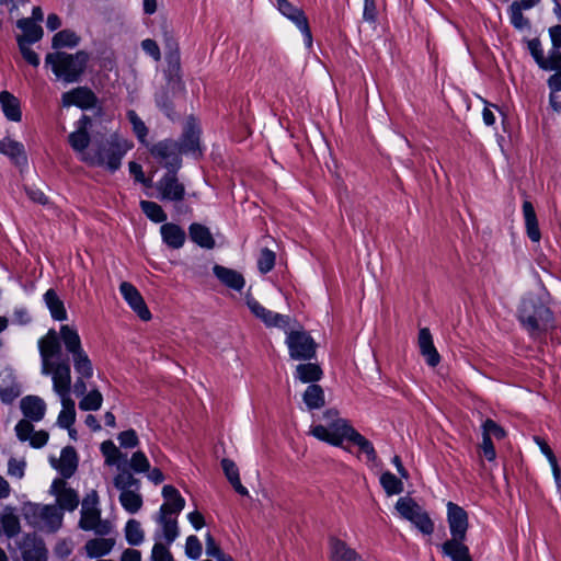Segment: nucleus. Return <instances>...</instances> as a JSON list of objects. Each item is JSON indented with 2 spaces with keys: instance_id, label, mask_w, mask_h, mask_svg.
Returning <instances> with one entry per match:
<instances>
[{
  "instance_id": "nucleus-1",
  "label": "nucleus",
  "mask_w": 561,
  "mask_h": 561,
  "mask_svg": "<svg viewBox=\"0 0 561 561\" xmlns=\"http://www.w3.org/2000/svg\"><path fill=\"white\" fill-rule=\"evenodd\" d=\"M41 374L50 376L53 391L59 397L61 411L57 425L69 428L76 422V403L71 398V368L69 357L62 354L57 331L54 329L38 340Z\"/></svg>"
},
{
  "instance_id": "nucleus-2",
  "label": "nucleus",
  "mask_w": 561,
  "mask_h": 561,
  "mask_svg": "<svg viewBox=\"0 0 561 561\" xmlns=\"http://www.w3.org/2000/svg\"><path fill=\"white\" fill-rule=\"evenodd\" d=\"M337 411L330 409L323 413V420L327 424H317L310 427V434L319 440L325 442L335 447L344 446V443H352L366 456L368 462H375L377 454L374 445L359 432H357L347 420L339 417Z\"/></svg>"
},
{
  "instance_id": "nucleus-3",
  "label": "nucleus",
  "mask_w": 561,
  "mask_h": 561,
  "mask_svg": "<svg viewBox=\"0 0 561 561\" xmlns=\"http://www.w3.org/2000/svg\"><path fill=\"white\" fill-rule=\"evenodd\" d=\"M59 343L65 345L67 353L70 355L73 368L78 375L73 387L71 388L77 397H83L87 392L85 380L93 376V365L84 351L80 335L72 325L64 324L57 332Z\"/></svg>"
},
{
  "instance_id": "nucleus-4",
  "label": "nucleus",
  "mask_w": 561,
  "mask_h": 561,
  "mask_svg": "<svg viewBox=\"0 0 561 561\" xmlns=\"http://www.w3.org/2000/svg\"><path fill=\"white\" fill-rule=\"evenodd\" d=\"M518 320L533 339L545 332L552 322L551 310L535 297H525L518 308Z\"/></svg>"
},
{
  "instance_id": "nucleus-5",
  "label": "nucleus",
  "mask_w": 561,
  "mask_h": 561,
  "mask_svg": "<svg viewBox=\"0 0 561 561\" xmlns=\"http://www.w3.org/2000/svg\"><path fill=\"white\" fill-rule=\"evenodd\" d=\"M89 56L85 51L67 54L62 51L47 54L45 61L55 76L67 83L77 82L83 73Z\"/></svg>"
},
{
  "instance_id": "nucleus-6",
  "label": "nucleus",
  "mask_w": 561,
  "mask_h": 561,
  "mask_svg": "<svg viewBox=\"0 0 561 561\" xmlns=\"http://www.w3.org/2000/svg\"><path fill=\"white\" fill-rule=\"evenodd\" d=\"M130 148L129 141L116 133L110 135L105 140L93 139L92 153H99L102 157V162L89 164L106 167L111 171H116L121 167L122 158Z\"/></svg>"
},
{
  "instance_id": "nucleus-7",
  "label": "nucleus",
  "mask_w": 561,
  "mask_h": 561,
  "mask_svg": "<svg viewBox=\"0 0 561 561\" xmlns=\"http://www.w3.org/2000/svg\"><path fill=\"white\" fill-rule=\"evenodd\" d=\"M23 515L32 527L48 531H56L62 522V512L55 505L27 503L23 507Z\"/></svg>"
},
{
  "instance_id": "nucleus-8",
  "label": "nucleus",
  "mask_w": 561,
  "mask_h": 561,
  "mask_svg": "<svg viewBox=\"0 0 561 561\" xmlns=\"http://www.w3.org/2000/svg\"><path fill=\"white\" fill-rule=\"evenodd\" d=\"M91 126V118L82 115L76 123V129L69 134L68 141L79 159L85 163H100L102 157L99 153H92V141L88 133Z\"/></svg>"
},
{
  "instance_id": "nucleus-9",
  "label": "nucleus",
  "mask_w": 561,
  "mask_h": 561,
  "mask_svg": "<svg viewBox=\"0 0 561 561\" xmlns=\"http://www.w3.org/2000/svg\"><path fill=\"white\" fill-rule=\"evenodd\" d=\"M400 516L409 520L424 535H432L434 523L428 514L411 497H400L396 503Z\"/></svg>"
},
{
  "instance_id": "nucleus-10",
  "label": "nucleus",
  "mask_w": 561,
  "mask_h": 561,
  "mask_svg": "<svg viewBox=\"0 0 561 561\" xmlns=\"http://www.w3.org/2000/svg\"><path fill=\"white\" fill-rule=\"evenodd\" d=\"M286 345L289 356L295 360H310L316 356L317 344L304 330L286 332Z\"/></svg>"
},
{
  "instance_id": "nucleus-11",
  "label": "nucleus",
  "mask_w": 561,
  "mask_h": 561,
  "mask_svg": "<svg viewBox=\"0 0 561 561\" xmlns=\"http://www.w3.org/2000/svg\"><path fill=\"white\" fill-rule=\"evenodd\" d=\"M151 156L168 171H178L182 165L178 141L165 139L151 146Z\"/></svg>"
},
{
  "instance_id": "nucleus-12",
  "label": "nucleus",
  "mask_w": 561,
  "mask_h": 561,
  "mask_svg": "<svg viewBox=\"0 0 561 561\" xmlns=\"http://www.w3.org/2000/svg\"><path fill=\"white\" fill-rule=\"evenodd\" d=\"M274 5L283 16L294 23L301 32L306 46L311 47L312 34L309 27L308 19L304 11L300 8L294 5L288 0H274Z\"/></svg>"
},
{
  "instance_id": "nucleus-13",
  "label": "nucleus",
  "mask_w": 561,
  "mask_h": 561,
  "mask_svg": "<svg viewBox=\"0 0 561 561\" xmlns=\"http://www.w3.org/2000/svg\"><path fill=\"white\" fill-rule=\"evenodd\" d=\"M201 128L194 118H188L184 125L183 134L178 141L181 154H191L193 158L202 156Z\"/></svg>"
},
{
  "instance_id": "nucleus-14",
  "label": "nucleus",
  "mask_w": 561,
  "mask_h": 561,
  "mask_svg": "<svg viewBox=\"0 0 561 561\" xmlns=\"http://www.w3.org/2000/svg\"><path fill=\"white\" fill-rule=\"evenodd\" d=\"M178 171H168L156 184L161 201L181 202L185 187L176 176Z\"/></svg>"
},
{
  "instance_id": "nucleus-15",
  "label": "nucleus",
  "mask_w": 561,
  "mask_h": 561,
  "mask_svg": "<svg viewBox=\"0 0 561 561\" xmlns=\"http://www.w3.org/2000/svg\"><path fill=\"white\" fill-rule=\"evenodd\" d=\"M23 561H47L48 551L42 538L26 534L19 542Z\"/></svg>"
},
{
  "instance_id": "nucleus-16",
  "label": "nucleus",
  "mask_w": 561,
  "mask_h": 561,
  "mask_svg": "<svg viewBox=\"0 0 561 561\" xmlns=\"http://www.w3.org/2000/svg\"><path fill=\"white\" fill-rule=\"evenodd\" d=\"M539 2L540 0H512L507 15L514 28L520 32L530 30V21L523 12L535 8Z\"/></svg>"
},
{
  "instance_id": "nucleus-17",
  "label": "nucleus",
  "mask_w": 561,
  "mask_h": 561,
  "mask_svg": "<svg viewBox=\"0 0 561 561\" xmlns=\"http://www.w3.org/2000/svg\"><path fill=\"white\" fill-rule=\"evenodd\" d=\"M447 522L451 538H466L468 530V514L459 505L447 503Z\"/></svg>"
},
{
  "instance_id": "nucleus-18",
  "label": "nucleus",
  "mask_w": 561,
  "mask_h": 561,
  "mask_svg": "<svg viewBox=\"0 0 561 561\" xmlns=\"http://www.w3.org/2000/svg\"><path fill=\"white\" fill-rule=\"evenodd\" d=\"M79 526L83 530H92L99 536H106L112 531V524L101 518L100 510L81 508Z\"/></svg>"
},
{
  "instance_id": "nucleus-19",
  "label": "nucleus",
  "mask_w": 561,
  "mask_h": 561,
  "mask_svg": "<svg viewBox=\"0 0 561 561\" xmlns=\"http://www.w3.org/2000/svg\"><path fill=\"white\" fill-rule=\"evenodd\" d=\"M119 291L123 298L129 305V307L137 313V316L141 320L149 321L151 319L150 310L148 309L140 293L133 284L123 282L119 285Z\"/></svg>"
},
{
  "instance_id": "nucleus-20",
  "label": "nucleus",
  "mask_w": 561,
  "mask_h": 561,
  "mask_svg": "<svg viewBox=\"0 0 561 561\" xmlns=\"http://www.w3.org/2000/svg\"><path fill=\"white\" fill-rule=\"evenodd\" d=\"M159 528L153 535L154 540H164L167 545H171L179 537L178 517L157 513L154 516Z\"/></svg>"
},
{
  "instance_id": "nucleus-21",
  "label": "nucleus",
  "mask_w": 561,
  "mask_h": 561,
  "mask_svg": "<svg viewBox=\"0 0 561 561\" xmlns=\"http://www.w3.org/2000/svg\"><path fill=\"white\" fill-rule=\"evenodd\" d=\"M22 392L21 385L11 368L0 371V400L4 404L12 403Z\"/></svg>"
},
{
  "instance_id": "nucleus-22",
  "label": "nucleus",
  "mask_w": 561,
  "mask_h": 561,
  "mask_svg": "<svg viewBox=\"0 0 561 561\" xmlns=\"http://www.w3.org/2000/svg\"><path fill=\"white\" fill-rule=\"evenodd\" d=\"M50 492L56 495L60 511H75L79 504V496L72 489L66 488L62 480L56 479L50 485Z\"/></svg>"
},
{
  "instance_id": "nucleus-23",
  "label": "nucleus",
  "mask_w": 561,
  "mask_h": 561,
  "mask_svg": "<svg viewBox=\"0 0 561 561\" xmlns=\"http://www.w3.org/2000/svg\"><path fill=\"white\" fill-rule=\"evenodd\" d=\"M95 104L96 96L85 87H79L62 94L64 106L76 105L81 108H92Z\"/></svg>"
},
{
  "instance_id": "nucleus-24",
  "label": "nucleus",
  "mask_w": 561,
  "mask_h": 561,
  "mask_svg": "<svg viewBox=\"0 0 561 561\" xmlns=\"http://www.w3.org/2000/svg\"><path fill=\"white\" fill-rule=\"evenodd\" d=\"M528 49L541 69L553 70L561 68V55H556L551 49L548 57H545L541 43L539 39L534 38L528 42Z\"/></svg>"
},
{
  "instance_id": "nucleus-25",
  "label": "nucleus",
  "mask_w": 561,
  "mask_h": 561,
  "mask_svg": "<svg viewBox=\"0 0 561 561\" xmlns=\"http://www.w3.org/2000/svg\"><path fill=\"white\" fill-rule=\"evenodd\" d=\"M162 496L164 503L160 506L159 513L178 517L185 506L184 497L172 485H164L162 488Z\"/></svg>"
},
{
  "instance_id": "nucleus-26",
  "label": "nucleus",
  "mask_w": 561,
  "mask_h": 561,
  "mask_svg": "<svg viewBox=\"0 0 561 561\" xmlns=\"http://www.w3.org/2000/svg\"><path fill=\"white\" fill-rule=\"evenodd\" d=\"M20 408L25 420L39 422L46 413V403L38 396H26L20 402Z\"/></svg>"
},
{
  "instance_id": "nucleus-27",
  "label": "nucleus",
  "mask_w": 561,
  "mask_h": 561,
  "mask_svg": "<svg viewBox=\"0 0 561 561\" xmlns=\"http://www.w3.org/2000/svg\"><path fill=\"white\" fill-rule=\"evenodd\" d=\"M51 465L64 478H70L78 467V457L75 448L71 446L62 448L60 458L58 460L51 459Z\"/></svg>"
},
{
  "instance_id": "nucleus-28",
  "label": "nucleus",
  "mask_w": 561,
  "mask_h": 561,
  "mask_svg": "<svg viewBox=\"0 0 561 561\" xmlns=\"http://www.w3.org/2000/svg\"><path fill=\"white\" fill-rule=\"evenodd\" d=\"M115 545V538L102 536L88 540L84 545V551L88 558L98 559L110 554Z\"/></svg>"
},
{
  "instance_id": "nucleus-29",
  "label": "nucleus",
  "mask_w": 561,
  "mask_h": 561,
  "mask_svg": "<svg viewBox=\"0 0 561 561\" xmlns=\"http://www.w3.org/2000/svg\"><path fill=\"white\" fill-rule=\"evenodd\" d=\"M163 243L171 249H180L184 245L186 233L182 227L172 222H164L160 227Z\"/></svg>"
},
{
  "instance_id": "nucleus-30",
  "label": "nucleus",
  "mask_w": 561,
  "mask_h": 561,
  "mask_svg": "<svg viewBox=\"0 0 561 561\" xmlns=\"http://www.w3.org/2000/svg\"><path fill=\"white\" fill-rule=\"evenodd\" d=\"M419 347L428 366L435 367L438 365L440 356L434 346L432 334L427 328H422L419 332Z\"/></svg>"
},
{
  "instance_id": "nucleus-31",
  "label": "nucleus",
  "mask_w": 561,
  "mask_h": 561,
  "mask_svg": "<svg viewBox=\"0 0 561 561\" xmlns=\"http://www.w3.org/2000/svg\"><path fill=\"white\" fill-rule=\"evenodd\" d=\"M466 538H450L446 540L442 550L451 561H472L469 548L463 543Z\"/></svg>"
},
{
  "instance_id": "nucleus-32",
  "label": "nucleus",
  "mask_w": 561,
  "mask_h": 561,
  "mask_svg": "<svg viewBox=\"0 0 561 561\" xmlns=\"http://www.w3.org/2000/svg\"><path fill=\"white\" fill-rule=\"evenodd\" d=\"M213 272H214L215 276L225 286H227L231 289L240 291L244 287L245 280H244L243 276L239 272H237L232 268H228V267L216 264L213 267Z\"/></svg>"
},
{
  "instance_id": "nucleus-33",
  "label": "nucleus",
  "mask_w": 561,
  "mask_h": 561,
  "mask_svg": "<svg viewBox=\"0 0 561 561\" xmlns=\"http://www.w3.org/2000/svg\"><path fill=\"white\" fill-rule=\"evenodd\" d=\"M16 26L22 31V35L18 36V42L33 44L38 42L43 37V28L38 23H35L32 19H20L16 22Z\"/></svg>"
},
{
  "instance_id": "nucleus-34",
  "label": "nucleus",
  "mask_w": 561,
  "mask_h": 561,
  "mask_svg": "<svg viewBox=\"0 0 561 561\" xmlns=\"http://www.w3.org/2000/svg\"><path fill=\"white\" fill-rule=\"evenodd\" d=\"M0 105L7 119L11 122H20L22 112L20 101L10 92H0Z\"/></svg>"
},
{
  "instance_id": "nucleus-35",
  "label": "nucleus",
  "mask_w": 561,
  "mask_h": 561,
  "mask_svg": "<svg viewBox=\"0 0 561 561\" xmlns=\"http://www.w3.org/2000/svg\"><path fill=\"white\" fill-rule=\"evenodd\" d=\"M332 561H362L363 558L353 548L340 539L330 542Z\"/></svg>"
},
{
  "instance_id": "nucleus-36",
  "label": "nucleus",
  "mask_w": 561,
  "mask_h": 561,
  "mask_svg": "<svg viewBox=\"0 0 561 561\" xmlns=\"http://www.w3.org/2000/svg\"><path fill=\"white\" fill-rule=\"evenodd\" d=\"M0 153L8 156L16 165L26 164L27 160L21 142L8 138L0 140Z\"/></svg>"
},
{
  "instance_id": "nucleus-37",
  "label": "nucleus",
  "mask_w": 561,
  "mask_h": 561,
  "mask_svg": "<svg viewBox=\"0 0 561 561\" xmlns=\"http://www.w3.org/2000/svg\"><path fill=\"white\" fill-rule=\"evenodd\" d=\"M191 240L204 249H213L215 247V239L210 230L201 224L194 222L188 227Z\"/></svg>"
},
{
  "instance_id": "nucleus-38",
  "label": "nucleus",
  "mask_w": 561,
  "mask_h": 561,
  "mask_svg": "<svg viewBox=\"0 0 561 561\" xmlns=\"http://www.w3.org/2000/svg\"><path fill=\"white\" fill-rule=\"evenodd\" d=\"M323 371L318 364L307 363L299 364L294 373L295 379H298L302 383H314L322 378Z\"/></svg>"
},
{
  "instance_id": "nucleus-39",
  "label": "nucleus",
  "mask_w": 561,
  "mask_h": 561,
  "mask_svg": "<svg viewBox=\"0 0 561 561\" xmlns=\"http://www.w3.org/2000/svg\"><path fill=\"white\" fill-rule=\"evenodd\" d=\"M523 215L528 238L534 242H538L541 237L538 220L534 206L528 201H525L523 204Z\"/></svg>"
},
{
  "instance_id": "nucleus-40",
  "label": "nucleus",
  "mask_w": 561,
  "mask_h": 561,
  "mask_svg": "<svg viewBox=\"0 0 561 561\" xmlns=\"http://www.w3.org/2000/svg\"><path fill=\"white\" fill-rule=\"evenodd\" d=\"M0 523L2 526V531L8 538L15 537L20 530V519L15 514L14 508L7 506L0 515Z\"/></svg>"
},
{
  "instance_id": "nucleus-41",
  "label": "nucleus",
  "mask_w": 561,
  "mask_h": 561,
  "mask_svg": "<svg viewBox=\"0 0 561 561\" xmlns=\"http://www.w3.org/2000/svg\"><path fill=\"white\" fill-rule=\"evenodd\" d=\"M304 403L308 410H319L325 404V396L321 386L309 385L302 394Z\"/></svg>"
},
{
  "instance_id": "nucleus-42",
  "label": "nucleus",
  "mask_w": 561,
  "mask_h": 561,
  "mask_svg": "<svg viewBox=\"0 0 561 561\" xmlns=\"http://www.w3.org/2000/svg\"><path fill=\"white\" fill-rule=\"evenodd\" d=\"M44 301L54 320L64 321L67 319L65 305L54 289L50 288L44 294Z\"/></svg>"
},
{
  "instance_id": "nucleus-43",
  "label": "nucleus",
  "mask_w": 561,
  "mask_h": 561,
  "mask_svg": "<svg viewBox=\"0 0 561 561\" xmlns=\"http://www.w3.org/2000/svg\"><path fill=\"white\" fill-rule=\"evenodd\" d=\"M101 453L105 458V463L107 466H116L121 469V462H125L127 459V455L123 454L112 440H104L101 444Z\"/></svg>"
},
{
  "instance_id": "nucleus-44",
  "label": "nucleus",
  "mask_w": 561,
  "mask_h": 561,
  "mask_svg": "<svg viewBox=\"0 0 561 561\" xmlns=\"http://www.w3.org/2000/svg\"><path fill=\"white\" fill-rule=\"evenodd\" d=\"M113 483L121 493L140 490V481L126 470H122L117 473L113 479Z\"/></svg>"
},
{
  "instance_id": "nucleus-45",
  "label": "nucleus",
  "mask_w": 561,
  "mask_h": 561,
  "mask_svg": "<svg viewBox=\"0 0 561 561\" xmlns=\"http://www.w3.org/2000/svg\"><path fill=\"white\" fill-rule=\"evenodd\" d=\"M119 503L129 514H136L142 506V496L139 490L123 492L119 494Z\"/></svg>"
},
{
  "instance_id": "nucleus-46",
  "label": "nucleus",
  "mask_w": 561,
  "mask_h": 561,
  "mask_svg": "<svg viewBox=\"0 0 561 561\" xmlns=\"http://www.w3.org/2000/svg\"><path fill=\"white\" fill-rule=\"evenodd\" d=\"M125 538L130 546H139L144 542L145 534L141 525L136 519H129L125 525Z\"/></svg>"
},
{
  "instance_id": "nucleus-47",
  "label": "nucleus",
  "mask_w": 561,
  "mask_h": 561,
  "mask_svg": "<svg viewBox=\"0 0 561 561\" xmlns=\"http://www.w3.org/2000/svg\"><path fill=\"white\" fill-rule=\"evenodd\" d=\"M103 403V396L98 389H91L79 401L81 411H98Z\"/></svg>"
},
{
  "instance_id": "nucleus-48",
  "label": "nucleus",
  "mask_w": 561,
  "mask_h": 561,
  "mask_svg": "<svg viewBox=\"0 0 561 561\" xmlns=\"http://www.w3.org/2000/svg\"><path fill=\"white\" fill-rule=\"evenodd\" d=\"M140 208L144 211V214L153 222L160 224L167 220V214L164 213L163 208L150 201H141L140 202Z\"/></svg>"
},
{
  "instance_id": "nucleus-49",
  "label": "nucleus",
  "mask_w": 561,
  "mask_h": 561,
  "mask_svg": "<svg viewBox=\"0 0 561 561\" xmlns=\"http://www.w3.org/2000/svg\"><path fill=\"white\" fill-rule=\"evenodd\" d=\"M79 36L70 30H62L56 33L53 37V47L54 48H62V47H76L79 44Z\"/></svg>"
},
{
  "instance_id": "nucleus-50",
  "label": "nucleus",
  "mask_w": 561,
  "mask_h": 561,
  "mask_svg": "<svg viewBox=\"0 0 561 561\" xmlns=\"http://www.w3.org/2000/svg\"><path fill=\"white\" fill-rule=\"evenodd\" d=\"M268 328H278L287 332L289 328L290 318L286 314L267 310L264 318L261 320Z\"/></svg>"
},
{
  "instance_id": "nucleus-51",
  "label": "nucleus",
  "mask_w": 561,
  "mask_h": 561,
  "mask_svg": "<svg viewBox=\"0 0 561 561\" xmlns=\"http://www.w3.org/2000/svg\"><path fill=\"white\" fill-rule=\"evenodd\" d=\"M380 484L388 495L399 494L403 490V484L393 473L387 471L380 477Z\"/></svg>"
},
{
  "instance_id": "nucleus-52",
  "label": "nucleus",
  "mask_w": 561,
  "mask_h": 561,
  "mask_svg": "<svg viewBox=\"0 0 561 561\" xmlns=\"http://www.w3.org/2000/svg\"><path fill=\"white\" fill-rule=\"evenodd\" d=\"M127 118L133 126V130L141 144H147L148 128L142 119L133 110L127 112Z\"/></svg>"
},
{
  "instance_id": "nucleus-53",
  "label": "nucleus",
  "mask_w": 561,
  "mask_h": 561,
  "mask_svg": "<svg viewBox=\"0 0 561 561\" xmlns=\"http://www.w3.org/2000/svg\"><path fill=\"white\" fill-rule=\"evenodd\" d=\"M129 467L136 473H146L150 469V462L145 453L138 450L131 455Z\"/></svg>"
},
{
  "instance_id": "nucleus-54",
  "label": "nucleus",
  "mask_w": 561,
  "mask_h": 561,
  "mask_svg": "<svg viewBox=\"0 0 561 561\" xmlns=\"http://www.w3.org/2000/svg\"><path fill=\"white\" fill-rule=\"evenodd\" d=\"M548 87L550 89V105L558 112L560 110V103L557 101L554 93L561 91V70L549 77Z\"/></svg>"
},
{
  "instance_id": "nucleus-55",
  "label": "nucleus",
  "mask_w": 561,
  "mask_h": 561,
  "mask_svg": "<svg viewBox=\"0 0 561 561\" xmlns=\"http://www.w3.org/2000/svg\"><path fill=\"white\" fill-rule=\"evenodd\" d=\"M506 435L504 428L500 426L496 422H494L491 419H486L482 424V436L489 437L492 439V437L496 439H502Z\"/></svg>"
},
{
  "instance_id": "nucleus-56",
  "label": "nucleus",
  "mask_w": 561,
  "mask_h": 561,
  "mask_svg": "<svg viewBox=\"0 0 561 561\" xmlns=\"http://www.w3.org/2000/svg\"><path fill=\"white\" fill-rule=\"evenodd\" d=\"M275 265V253L265 248L261 251L257 260V268L261 273L266 274L273 270Z\"/></svg>"
},
{
  "instance_id": "nucleus-57",
  "label": "nucleus",
  "mask_w": 561,
  "mask_h": 561,
  "mask_svg": "<svg viewBox=\"0 0 561 561\" xmlns=\"http://www.w3.org/2000/svg\"><path fill=\"white\" fill-rule=\"evenodd\" d=\"M154 545L151 550L150 561H173V557L167 547L160 540H154Z\"/></svg>"
},
{
  "instance_id": "nucleus-58",
  "label": "nucleus",
  "mask_w": 561,
  "mask_h": 561,
  "mask_svg": "<svg viewBox=\"0 0 561 561\" xmlns=\"http://www.w3.org/2000/svg\"><path fill=\"white\" fill-rule=\"evenodd\" d=\"M202 551L203 548L199 539L194 535L188 536L185 542L186 556L192 560H197L202 556Z\"/></svg>"
},
{
  "instance_id": "nucleus-59",
  "label": "nucleus",
  "mask_w": 561,
  "mask_h": 561,
  "mask_svg": "<svg viewBox=\"0 0 561 561\" xmlns=\"http://www.w3.org/2000/svg\"><path fill=\"white\" fill-rule=\"evenodd\" d=\"M25 468L26 461L24 459L10 458L8 461V474L12 478L22 479Z\"/></svg>"
},
{
  "instance_id": "nucleus-60",
  "label": "nucleus",
  "mask_w": 561,
  "mask_h": 561,
  "mask_svg": "<svg viewBox=\"0 0 561 561\" xmlns=\"http://www.w3.org/2000/svg\"><path fill=\"white\" fill-rule=\"evenodd\" d=\"M117 439L123 448H135L139 439L135 430H127L118 434Z\"/></svg>"
},
{
  "instance_id": "nucleus-61",
  "label": "nucleus",
  "mask_w": 561,
  "mask_h": 561,
  "mask_svg": "<svg viewBox=\"0 0 561 561\" xmlns=\"http://www.w3.org/2000/svg\"><path fill=\"white\" fill-rule=\"evenodd\" d=\"M18 44L25 61L32 65L33 67H37L41 60L39 56L30 47L32 44L23 43L22 41H19Z\"/></svg>"
},
{
  "instance_id": "nucleus-62",
  "label": "nucleus",
  "mask_w": 561,
  "mask_h": 561,
  "mask_svg": "<svg viewBox=\"0 0 561 561\" xmlns=\"http://www.w3.org/2000/svg\"><path fill=\"white\" fill-rule=\"evenodd\" d=\"M34 426L32 425V421L28 420H21L15 425V433L18 438L21 442H26L30 439L32 433H33Z\"/></svg>"
},
{
  "instance_id": "nucleus-63",
  "label": "nucleus",
  "mask_w": 561,
  "mask_h": 561,
  "mask_svg": "<svg viewBox=\"0 0 561 561\" xmlns=\"http://www.w3.org/2000/svg\"><path fill=\"white\" fill-rule=\"evenodd\" d=\"M142 50L149 55L154 61H159L161 59V53L156 41L146 38L141 42Z\"/></svg>"
},
{
  "instance_id": "nucleus-64",
  "label": "nucleus",
  "mask_w": 561,
  "mask_h": 561,
  "mask_svg": "<svg viewBox=\"0 0 561 561\" xmlns=\"http://www.w3.org/2000/svg\"><path fill=\"white\" fill-rule=\"evenodd\" d=\"M549 35L552 43V50L556 55H561V24L549 28Z\"/></svg>"
}]
</instances>
